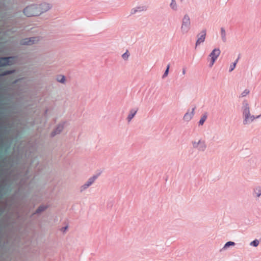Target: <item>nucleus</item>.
I'll use <instances>...</instances> for the list:
<instances>
[{"label":"nucleus","instance_id":"nucleus-1","mask_svg":"<svg viewBox=\"0 0 261 261\" xmlns=\"http://www.w3.org/2000/svg\"><path fill=\"white\" fill-rule=\"evenodd\" d=\"M53 6L51 4L42 2L40 4H32L23 10L24 15L28 17L40 16L51 9Z\"/></svg>","mask_w":261,"mask_h":261},{"label":"nucleus","instance_id":"nucleus-2","mask_svg":"<svg viewBox=\"0 0 261 261\" xmlns=\"http://www.w3.org/2000/svg\"><path fill=\"white\" fill-rule=\"evenodd\" d=\"M242 110L244 125L250 124L255 119V116L250 114V107L246 101L243 102Z\"/></svg>","mask_w":261,"mask_h":261},{"label":"nucleus","instance_id":"nucleus-3","mask_svg":"<svg viewBox=\"0 0 261 261\" xmlns=\"http://www.w3.org/2000/svg\"><path fill=\"white\" fill-rule=\"evenodd\" d=\"M191 28V21L190 16L186 13L184 15L180 27V31L182 34L188 33Z\"/></svg>","mask_w":261,"mask_h":261},{"label":"nucleus","instance_id":"nucleus-4","mask_svg":"<svg viewBox=\"0 0 261 261\" xmlns=\"http://www.w3.org/2000/svg\"><path fill=\"white\" fill-rule=\"evenodd\" d=\"M192 144L193 148L197 149L200 152H204L207 148L205 141L202 139H199L197 141H192Z\"/></svg>","mask_w":261,"mask_h":261},{"label":"nucleus","instance_id":"nucleus-5","mask_svg":"<svg viewBox=\"0 0 261 261\" xmlns=\"http://www.w3.org/2000/svg\"><path fill=\"white\" fill-rule=\"evenodd\" d=\"M98 174L94 175L92 177H90L88 180L80 187V191L82 192L88 188L94 182L96 179L98 178Z\"/></svg>","mask_w":261,"mask_h":261},{"label":"nucleus","instance_id":"nucleus-6","mask_svg":"<svg viewBox=\"0 0 261 261\" xmlns=\"http://www.w3.org/2000/svg\"><path fill=\"white\" fill-rule=\"evenodd\" d=\"M14 57L12 56L8 57H0V67L11 65L13 64Z\"/></svg>","mask_w":261,"mask_h":261},{"label":"nucleus","instance_id":"nucleus-7","mask_svg":"<svg viewBox=\"0 0 261 261\" xmlns=\"http://www.w3.org/2000/svg\"><path fill=\"white\" fill-rule=\"evenodd\" d=\"M206 29L202 30L200 33L197 34V39L196 41L195 47H196L198 45H200L201 43L204 42L206 37Z\"/></svg>","mask_w":261,"mask_h":261},{"label":"nucleus","instance_id":"nucleus-8","mask_svg":"<svg viewBox=\"0 0 261 261\" xmlns=\"http://www.w3.org/2000/svg\"><path fill=\"white\" fill-rule=\"evenodd\" d=\"M38 41V39L36 37H31V38H26L22 39L20 41V44L21 45H31Z\"/></svg>","mask_w":261,"mask_h":261},{"label":"nucleus","instance_id":"nucleus-9","mask_svg":"<svg viewBox=\"0 0 261 261\" xmlns=\"http://www.w3.org/2000/svg\"><path fill=\"white\" fill-rule=\"evenodd\" d=\"M196 109V107L192 108L191 112H190L189 110L188 111V112L184 115L183 119L184 121L189 122L190 121L192 118L193 117L194 115V111Z\"/></svg>","mask_w":261,"mask_h":261},{"label":"nucleus","instance_id":"nucleus-10","mask_svg":"<svg viewBox=\"0 0 261 261\" xmlns=\"http://www.w3.org/2000/svg\"><path fill=\"white\" fill-rule=\"evenodd\" d=\"M221 51L219 48H216L212 50L211 54L209 55V57L211 58V59H213V60H216L217 58L220 55Z\"/></svg>","mask_w":261,"mask_h":261},{"label":"nucleus","instance_id":"nucleus-11","mask_svg":"<svg viewBox=\"0 0 261 261\" xmlns=\"http://www.w3.org/2000/svg\"><path fill=\"white\" fill-rule=\"evenodd\" d=\"M64 128L63 124H58L56 128L51 132L50 135L51 137H55L56 135L59 134L61 133Z\"/></svg>","mask_w":261,"mask_h":261},{"label":"nucleus","instance_id":"nucleus-12","mask_svg":"<svg viewBox=\"0 0 261 261\" xmlns=\"http://www.w3.org/2000/svg\"><path fill=\"white\" fill-rule=\"evenodd\" d=\"M147 10V7L146 6H139L135 7L131 9L130 15H134L138 12H141Z\"/></svg>","mask_w":261,"mask_h":261},{"label":"nucleus","instance_id":"nucleus-13","mask_svg":"<svg viewBox=\"0 0 261 261\" xmlns=\"http://www.w3.org/2000/svg\"><path fill=\"white\" fill-rule=\"evenodd\" d=\"M252 196L255 198H259L261 196V186H256L253 189Z\"/></svg>","mask_w":261,"mask_h":261},{"label":"nucleus","instance_id":"nucleus-14","mask_svg":"<svg viewBox=\"0 0 261 261\" xmlns=\"http://www.w3.org/2000/svg\"><path fill=\"white\" fill-rule=\"evenodd\" d=\"M138 111V108H134L132 109L129 111V114L127 117V120L128 122L131 121L132 119L134 118V117L135 116V115L137 114V112Z\"/></svg>","mask_w":261,"mask_h":261},{"label":"nucleus","instance_id":"nucleus-15","mask_svg":"<svg viewBox=\"0 0 261 261\" xmlns=\"http://www.w3.org/2000/svg\"><path fill=\"white\" fill-rule=\"evenodd\" d=\"M169 7L174 12H176L178 10V5L175 0H171Z\"/></svg>","mask_w":261,"mask_h":261},{"label":"nucleus","instance_id":"nucleus-16","mask_svg":"<svg viewBox=\"0 0 261 261\" xmlns=\"http://www.w3.org/2000/svg\"><path fill=\"white\" fill-rule=\"evenodd\" d=\"M220 34L221 37V39L223 42H226L227 40L226 38V32L224 29V28L222 27L220 30Z\"/></svg>","mask_w":261,"mask_h":261},{"label":"nucleus","instance_id":"nucleus-17","mask_svg":"<svg viewBox=\"0 0 261 261\" xmlns=\"http://www.w3.org/2000/svg\"><path fill=\"white\" fill-rule=\"evenodd\" d=\"M47 208H48V205H41L37 208V209L36 210V211L34 212V213L33 214L35 215V214H39V213L44 211Z\"/></svg>","mask_w":261,"mask_h":261},{"label":"nucleus","instance_id":"nucleus-18","mask_svg":"<svg viewBox=\"0 0 261 261\" xmlns=\"http://www.w3.org/2000/svg\"><path fill=\"white\" fill-rule=\"evenodd\" d=\"M15 72V70H7L0 73V77L4 76L9 74H13Z\"/></svg>","mask_w":261,"mask_h":261},{"label":"nucleus","instance_id":"nucleus-19","mask_svg":"<svg viewBox=\"0 0 261 261\" xmlns=\"http://www.w3.org/2000/svg\"><path fill=\"white\" fill-rule=\"evenodd\" d=\"M207 115L205 113L201 116L200 119L199 121V125H203L206 119H207Z\"/></svg>","mask_w":261,"mask_h":261},{"label":"nucleus","instance_id":"nucleus-20","mask_svg":"<svg viewBox=\"0 0 261 261\" xmlns=\"http://www.w3.org/2000/svg\"><path fill=\"white\" fill-rule=\"evenodd\" d=\"M65 76L63 75H59L57 77V81L62 84L65 83Z\"/></svg>","mask_w":261,"mask_h":261},{"label":"nucleus","instance_id":"nucleus-21","mask_svg":"<svg viewBox=\"0 0 261 261\" xmlns=\"http://www.w3.org/2000/svg\"><path fill=\"white\" fill-rule=\"evenodd\" d=\"M235 243L231 241H228L225 243L222 249H226L230 246H233L235 245Z\"/></svg>","mask_w":261,"mask_h":261},{"label":"nucleus","instance_id":"nucleus-22","mask_svg":"<svg viewBox=\"0 0 261 261\" xmlns=\"http://www.w3.org/2000/svg\"><path fill=\"white\" fill-rule=\"evenodd\" d=\"M259 244V241L257 239H255L253 241L251 242L250 245L253 247H257Z\"/></svg>","mask_w":261,"mask_h":261},{"label":"nucleus","instance_id":"nucleus-23","mask_svg":"<svg viewBox=\"0 0 261 261\" xmlns=\"http://www.w3.org/2000/svg\"><path fill=\"white\" fill-rule=\"evenodd\" d=\"M238 60H239V58H238L236 61L233 63L230 66V68H229V72H231L236 67V64L238 61Z\"/></svg>","mask_w":261,"mask_h":261},{"label":"nucleus","instance_id":"nucleus-24","mask_svg":"<svg viewBox=\"0 0 261 261\" xmlns=\"http://www.w3.org/2000/svg\"><path fill=\"white\" fill-rule=\"evenodd\" d=\"M169 68H170V64H168L167 66L166 69L165 70V71L163 75V76H162L163 79L165 78V77H166L168 75V73H169Z\"/></svg>","mask_w":261,"mask_h":261},{"label":"nucleus","instance_id":"nucleus-25","mask_svg":"<svg viewBox=\"0 0 261 261\" xmlns=\"http://www.w3.org/2000/svg\"><path fill=\"white\" fill-rule=\"evenodd\" d=\"M250 92V91L249 89H245L241 93V96L242 97H245L246 95H247Z\"/></svg>","mask_w":261,"mask_h":261},{"label":"nucleus","instance_id":"nucleus-26","mask_svg":"<svg viewBox=\"0 0 261 261\" xmlns=\"http://www.w3.org/2000/svg\"><path fill=\"white\" fill-rule=\"evenodd\" d=\"M129 56V55L127 51L122 55V57L124 60H126L128 58Z\"/></svg>","mask_w":261,"mask_h":261},{"label":"nucleus","instance_id":"nucleus-27","mask_svg":"<svg viewBox=\"0 0 261 261\" xmlns=\"http://www.w3.org/2000/svg\"><path fill=\"white\" fill-rule=\"evenodd\" d=\"M215 61H216V60L213 61V59H211V61L209 65L210 67H212Z\"/></svg>","mask_w":261,"mask_h":261},{"label":"nucleus","instance_id":"nucleus-28","mask_svg":"<svg viewBox=\"0 0 261 261\" xmlns=\"http://www.w3.org/2000/svg\"><path fill=\"white\" fill-rule=\"evenodd\" d=\"M67 228H68L67 226L62 227V231L63 232H65L66 230V229H67Z\"/></svg>","mask_w":261,"mask_h":261},{"label":"nucleus","instance_id":"nucleus-29","mask_svg":"<svg viewBox=\"0 0 261 261\" xmlns=\"http://www.w3.org/2000/svg\"><path fill=\"white\" fill-rule=\"evenodd\" d=\"M186 68H182V75H185L186 74Z\"/></svg>","mask_w":261,"mask_h":261},{"label":"nucleus","instance_id":"nucleus-30","mask_svg":"<svg viewBox=\"0 0 261 261\" xmlns=\"http://www.w3.org/2000/svg\"><path fill=\"white\" fill-rule=\"evenodd\" d=\"M261 117V114H259V115H257L256 116H255V119H258V118H259Z\"/></svg>","mask_w":261,"mask_h":261},{"label":"nucleus","instance_id":"nucleus-31","mask_svg":"<svg viewBox=\"0 0 261 261\" xmlns=\"http://www.w3.org/2000/svg\"><path fill=\"white\" fill-rule=\"evenodd\" d=\"M180 3H183L185 0H179Z\"/></svg>","mask_w":261,"mask_h":261},{"label":"nucleus","instance_id":"nucleus-32","mask_svg":"<svg viewBox=\"0 0 261 261\" xmlns=\"http://www.w3.org/2000/svg\"><path fill=\"white\" fill-rule=\"evenodd\" d=\"M48 110L46 109L45 111V114H46L47 113Z\"/></svg>","mask_w":261,"mask_h":261}]
</instances>
